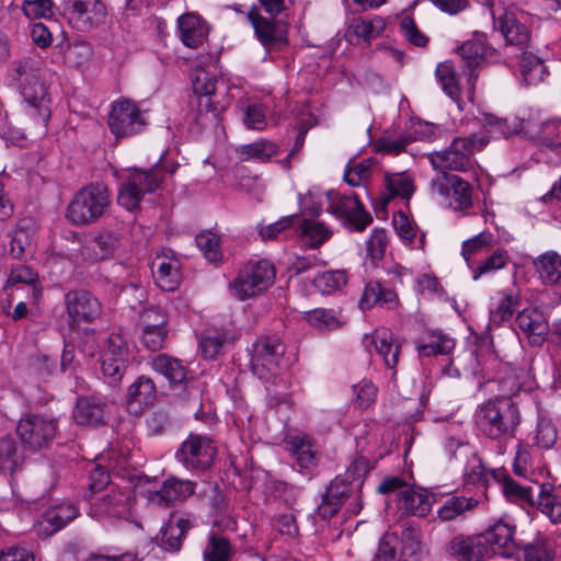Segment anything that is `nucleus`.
Here are the masks:
<instances>
[{
    "label": "nucleus",
    "instance_id": "obj_11",
    "mask_svg": "<svg viewBox=\"0 0 561 561\" xmlns=\"http://www.w3.org/2000/svg\"><path fill=\"white\" fill-rule=\"evenodd\" d=\"M108 127L116 138H124L140 133L146 125L138 105L130 100H119L112 104Z\"/></svg>",
    "mask_w": 561,
    "mask_h": 561
},
{
    "label": "nucleus",
    "instance_id": "obj_3",
    "mask_svg": "<svg viewBox=\"0 0 561 561\" xmlns=\"http://www.w3.org/2000/svg\"><path fill=\"white\" fill-rule=\"evenodd\" d=\"M111 204V193L103 183H91L79 190L70 201L66 217L76 226H89L98 221Z\"/></svg>",
    "mask_w": 561,
    "mask_h": 561
},
{
    "label": "nucleus",
    "instance_id": "obj_20",
    "mask_svg": "<svg viewBox=\"0 0 561 561\" xmlns=\"http://www.w3.org/2000/svg\"><path fill=\"white\" fill-rule=\"evenodd\" d=\"M519 289L513 285L512 287L499 290L491 298L490 320L493 324L500 325L508 321L519 305Z\"/></svg>",
    "mask_w": 561,
    "mask_h": 561
},
{
    "label": "nucleus",
    "instance_id": "obj_56",
    "mask_svg": "<svg viewBox=\"0 0 561 561\" xmlns=\"http://www.w3.org/2000/svg\"><path fill=\"white\" fill-rule=\"evenodd\" d=\"M21 460L16 443L11 438H2L0 440V471L13 472L20 466Z\"/></svg>",
    "mask_w": 561,
    "mask_h": 561
},
{
    "label": "nucleus",
    "instance_id": "obj_31",
    "mask_svg": "<svg viewBox=\"0 0 561 561\" xmlns=\"http://www.w3.org/2000/svg\"><path fill=\"white\" fill-rule=\"evenodd\" d=\"M398 508L407 514L420 517L426 516L430 512L431 503L428 496L422 491L405 486L396 494Z\"/></svg>",
    "mask_w": 561,
    "mask_h": 561
},
{
    "label": "nucleus",
    "instance_id": "obj_51",
    "mask_svg": "<svg viewBox=\"0 0 561 561\" xmlns=\"http://www.w3.org/2000/svg\"><path fill=\"white\" fill-rule=\"evenodd\" d=\"M37 273L34 272L32 268L19 265L16 267H13L11 270L10 276L8 278L7 284L8 285H18V284H25L30 287L31 295L34 300H37L42 296L41 288L37 287Z\"/></svg>",
    "mask_w": 561,
    "mask_h": 561
},
{
    "label": "nucleus",
    "instance_id": "obj_19",
    "mask_svg": "<svg viewBox=\"0 0 561 561\" xmlns=\"http://www.w3.org/2000/svg\"><path fill=\"white\" fill-rule=\"evenodd\" d=\"M77 514V507L70 503H60L47 508L36 524L38 535L48 537L57 533L76 518Z\"/></svg>",
    "mask_w": 561,
    "mask_h": 561
},
{
    "label": "nucleus",
    "instance_id": "obj_12",
    "mask_svg": "<svg viewBox=\"0 0 561 561\" xmlns=\"http://www.w3.org/2000/svg\"><path fill=\"white\" fill-rule=\"evenodd\" d=\"M405 268L398 266L391 274L393 276L389 279V284L381 280H369L366 283L358 306L362 310H368L375 306L392 309L398 305V295L392 287L397 283L402 284V276L405 274Z\"/></svg>",
    "mask_w": 561,
    "mask_h": 561
},
{
    "label": "nucleus",
    "instance_id": "obj_48",
    "mask_svg": "<svg viewBox=\"0 0 561 561\" xmlns=\"http://www.w3.org/2000/svg\"><path fill=\"white\" fill-rule=\"evenodd\" d=\"M482 539L478 536L458 538V561H483L488 558Z\"/></svg>",
    "mask_w": 561,
    "mask_h": 561
},
{
    "label": "nucleus",
    "instance_id": "obj_44",
    "mask_svg": "<svg viewBox=\"0 0 561 561\" xmlns=\"http://www.w3.org/2000/svg\"><path fill=\"white\" fill-rule=\"evenodd\" d=\"M465 455H472V458L467 462L463 468V488L474 485L480 494H483L485 470L481 463V460L476 457V454L469 446H465Z\"/></svg>",
    "mask_w": 561,
    "mask_h": 561
},
{
    "label": "nucleus",
    "instance_id": "obj_37",
    "mask_svg": "<svg viewBox=\"0 0 561 561\" xmlns=\"http://www.w3.org/2000/svg\"><path fill=\"white\" fill-rule=\"evenodd\" d=\"M416 347L421 356L448 354L455 347V341L442 332L433 331L420 339Z\"/></svg>",
    "mask_w": 561,
    "mask_h": 561
},
{
    "label": "nucleus",
    "instance_id": "obj_13",
    "mask_svg": "<svg viewBox=\"0 0 561 561\" xmlns=\"http://www.w3.org/2000/svg\"><path fill=\"white\" fill-rule=\"evenodd\" d=\"M59 8L69 22L81 31L101 24L106 15V9L100 0H61Z\"/></svg>",
    "mask_w": 561,
    "mask_h": 561
},
{
    "label": "nucleus",
    "instance_id": "obj_63",
    "mask_svg": "<svg viewBox=\"0 0 561 561\" xmlns=\"http://www.w3.org/2000/svg\"><path fill=\"white\" fill-rule=\"evenodd\" d=\"M554 552L546 541L529 543L517 554V561H552Z\"/></svg>",
    "mask_w": 561,
    "mask_h": 561
},
{
    "label": "nucleus",
    "instance_id": "obj_29",
    "mask_svg": "<svg viewBox=\"0 0 561 561\" xmlns=\"http://www.w3.org/2000/svg\"><path fill=\"white\" fill-rule=\"evenodd\" d=\"M151 368L158 374L164 376L171 385H182L187 380V369L183 363L161 353L151 357Z\"/></svg>",
    "mask_w": 561,
    "mask_h": 561
},
{
    "label": "nucleus",
    "instance_id": "obj_61",
    "mask_svg": "<svg viewBox=\"0 0 561 561\" xmlns=\"http://www.w3.org/2000/svg\"><path fill=\"white\" fill-rule=\"evenodd\" d=\"M435 77L440 83L443 91L450 99L455 100L456 95V69L453 60L439 62L435 70Z\"/></svg>",
    "mask_w": 561,
    "mask_h": 561
},
{
    "label": "nucleus",
    "instance_id": "obj_1",
    "mask_svg": "<svg viewBox=\"0 0 561 561\" xmlns=\"http://www.w3.org/2000/svg\"><path fill=\"white\" fill-rule=\"evenodd\" d=\"M176 169V163L168 161H159L148 170L130 169L119 185L117 203L128 211L138 209L145 196L159 190Z\"/></svg>",
    "mask_w": 561,
    "mask_h": 561
},
{
    "label": "nucleus",
    "instance_id": "obj_58",
    "mask_svg": "<svg viewBox=\"0 0 561 561\" xmlns=\"http://www.w3.org/2000/svg\"><path fill=\"white\" fill-rule=\"evenodd\" d=\"M305 319L312 327L320 330H334L341 325L335 311L332 309L318 308L305 312Z\"/></svg>",
    "mask_w": 561,
    "mask_h": 561
},
{
    "label": "nucleus",
    "instance_id": "obj_5",
    "mask_svg": "<svg viewBox=\"0 0 561 561\" xmlns=\"http://www.w3.org/2000/svg\"><path fill=\"white\" fill-rule=\"evenodd\" d=\"M428 160L437 171L431 182L432 194L438 204L451 207L456 195V175L453 173L456 170V138L448 148L428 153Z\"/></svg>",
    "mask_w": 561,
    "mask_h": 561
},
{
    "label": "nucleus",
    "instance_id": "obj_32",
    "mask_svg": "<svg viewBox=\"0 0 561 561\" xmlns=\"http://www.w3.org/2000/svg\"><path fill=\"white\" fill-rule=\"evenodd\" d=\"M278 146L266 139H261L252 144L239 146L236 153L240 161L267 162L273 156L278 154Z\"/></svg>",
    "mask_w": 561,
    "mask_h": 561
},
{
    "label": "nucleus",
    "instance_id": "obj_24",
    "mask_svg": "<svg viewBox=\"0 0 561 561\" xmlns=\"http://www.w3.org/2000/svg\"><path fill=\"white\" fill-rule=\"evenodd\" d=\"M195 491V483L190 480H180L170 478L165 480L157 492L152 494L150 501L159 505L169 506L178 501H183Z\"/></svg>",
    "mask_w": 561,
    "mask_h": 561
},
{
    "label": "nucleus",
    "instance_id": "obj_7",
    "mask_svg": "<svg viewBox=\"0 0 561 561\" xmlns=\"http://www.w3.org/2000/svg\"><path fill=\"white\" fill-rule=\"evenodd\" d=\"M217 456L214 440L201 434L191 433L175 453L176 460L190 471L208 470Z\"/></svg>",
    "mask_w": 561,
    "mask_h": 561
},
{
    "label": "nucleus",
    "instance_id": "obj_40",
    "mask_svg": "<svg viewBox=\"0 0 561 561\" xmlns=\"http://www.w3.org/2000/svg\"><path fill=\"white\" fill-rule=\"evenodd\" d=\"M519 67L523 79L527 84L542 82L548 76V70L543 61L528 51H523L520 55Z\"/></svg>",
    "mask_w": 561,
    "mask_h": 561
},
{
    "label": "nucleus",
    "instance_id": "obj_9",
    "mask_svg": "<svg viewBox=\"0 0 561 561\" xmlns=\"http://www.w3.org/2000/svg\"><path fill=\"white\" fill-rule=\"evenodd\" d=\"M284 354L285 346L277 336L259 337L252 346V373L268 381L278 370Z\"/></svg>",
    "mask_w": 561,
    "mask_h": 561
},
{
    "label": "nucleus",
    "instance_id": "obj_39",
    "mask_svg": "<svg viewBox=\"0 0 561 561\" xmlns=\"http://www.w3.org/2000/svg\"><path fill=\"white\" fill-rule=\"evenodd\" d=\"M299 237L306 245L318 248L331 237V231L321 221L302 219L299 224Z\"/></svg>",
    "mask_w": 561,
    "mask_h": 561
},
{
    "label": "nucleus",
    "instance_id": "obj_60",
    "mask_svg": "<svg viewBox=\"0 0 561 561\" xmlns=\"http://www.w3.org/2000/svg\"><path fill=\"white\" fill-rule=\"evenodd\" d=\"M101 373L105 382L116 386L123 379L127 365L124 360L108 358L100 355Z\"/></svg>",
    "mask_w": 561,
    "mask_h": 561
},
{
    "label": "nucleus",
    "instance_id": "obj_26",
    "mask_svg": "<svg viewBox=\"0 0 561 561\" xmlns=\"http://www.w3.org/2000/svg\"><path fill=\"white\" fill-rule=\"evenodd\" d=\"M537 510L554 524H561V486L540 484L535 504Z\"/></svg>",
    "mask_w": 561,
    "mask_h": 561
},
{
    "label": "nucleus",
    "instance_id": "obj_22",
    "mask_svg": "<svg viewBox=\"0 0 561 561\" xmlns=\"http://www.w3.org/2000/svg\"><path fill=\"white\" fill-rule=\"evenodd\" d=\"M352 486L342 479H334L328 486L317 514L323 519L332 518L341 508L342 504L350 497Z\"/></svg>",
    "mask_w": 561,
    "mask_h": 561
},
{
    "label": "nucleus",
    "instance_id": "obj_55",
    "mask_svg": "<svg viewBox=\"0 0 561 561\" xmlns=\"http://www.w3.org/2000/svg\"><path fill=\"white\" fill-rule=\"evenodd\" d=\"M196 245L209 262H218L222 259L219 237L211 231L198 233L195 238Z\"/></svg>",
    "mask_w": 561,
    "mask_h": 561
},
{
    "label": "nucleus",
    "instance_id": "obj_45",
    "mask_svg": "<svg viewBox=\"0 0 561 561\" xmlns=\"http://www.w3.org/2000/svg\"><path fill=\"white\" fill-rule=\"evenodd\" d=\"M216 78L210 76L204 69L197 68L196 76L193 79L194 92L199 96V105H205L208 111H215L216 107L210 103L209 96L216 92Z\"/></svg>",
    "mask_w": 561,
    "mask_h": 561
},
{
    "label": "nucleus",
    "instance_id": "obj_50",
    "mask_svg": "<svg viewBox=\"0 0 561 561\" xmlns=\"http://www.w3.org/2000/svg\"><path fill=\"white\" fill-rule=\"evenodd\" d=\"M9 245L4 251L14 260H22L26 248L31 244V234L26 227L19 224L9 236Z\"/></svg>",
    "mask_w": 561,
    "mask_h": 561
},
{
    "label": "nucleus",
    "instance_id": "obj_49",
    "mask_svg": "<svg viewBox=\"0 0 561 561\" xmlns=\"http://www.w3.org/2000/svg\"><path fill=\"white\" fill-rule=\"evenodd\" d=\"M347 283V276L344 271H327L313 278L314 287L322 294H332L342 289Z\"/></svg>",
    "mask_w": 561,
    "mask_h": 561
},
{
    "label": "nucleus",
    "instance_id": "obj_18",
    "mask_svg": "<svg viewBox=\"0 0 561 561\" xmlns=\"http://www.w3.org/2000/svg\"><path fill=\"white\" fill-rule=\"evenodd\" d=\"M330 209L357 231L364 230L373 221L370 214L364 209L355 194H344L335 201H331Z\"/></svg>",
    "mask_w": 561,
    "mask_h": 561
},
{
    "label": "nucleus",
    "instance_id": "obj_10",
    "mask_svg": "<svg viewBox=\"0 0 561 561\" xmlns=\"http://www.w3.org/2000/svg\"><path fill=\"white\" fill-rule=\"evenodd\" d=\"M56 433V420L41 414H25L16 426V434L22 444L34 451L49 446Z\"/></svg>",
    "mask_w": 561,
    "mask_h": 561
},
{
    "label": "nucleus",
    "instance_id": "obj_53",
    "mask_svg": "<svg viewBox=\"0 0 561 561\" xmlns=\"http://www.w3.org/2000/svg\"><path fill=\"white\" fill-rule=\"evenodd\" d=\"M392 225H393L396 232L398 233L400 239L405 244H409L413 248H419V249L423 248L425 236L422 234L419 240V244L417 245L414 244V239L416 237V228L410 221V219L408 218V216L404 213L399 211L398 214H396L392 219Z\"/></svg>",
    "mask_w": 561,
    "mask_h": 561
},
{
    "label": "nucleus",
    "instance_id": "obj_41",
    "mask_svg": "<svg viewBox=\"0 0 561 561\" xmlns=\"http://www.w3.org/2000/svg\"><path fill=\"white\" fill-rule=\"evenodd\" d=\"M497 479L501 483L502 492L508 501L517 504H535L531 488L518 484L504 472L500 473Z\"/></svg>",
    "mask_w": 561,
    "mask_h": 561
},
{
    "label": "nucleus",
    "instance_id": "obj_62",
    "mask_svg": "<svg viewBox=\"0 0 561 561\" xmlns=\"http://www.w3.org/2000/svg\"><path fill=\"white\" fill-rule=\"evenodd\" d=\"M507 263V252L503 249H496L489 257L481 262L476 268H472L473 280L482 275L493 273L503 268Z\"/></svg>",
    "mask_w": 561,
    "mask_h": 561
},
{
    "label": "nucleus",
    "instance_id": "obj_17",
    "mask_svg": "<svg viewBox=\"0 0 561 561\" xmlns=\"http://www.w3.org/2000/svg\"><path fill=\"white\" fill-rule=\"evenodd\" d=\"M91 511L96 516L126 518L130 511V496L127 492L111 485L104 494L92 500Z\"/></svg>",
    "mask_w": 561,
    "mask_h": 561
},
{
    "label": "nucleus",
    "instance_id": "obj_23",
    "mask_svg": "<svg viewBox=\"0 0 561 561\" xmlns=\"http://www.w3.org/2000/svg\"><path fill=\"white\" fill-rule=\"evenodd\" d=\"M106 403L96 397L78 399L73 410V419L78 424L99 426L105 423Z\"/></svg>",
    "mask_w": 561,
    "mask_h": 561
},
{
    "label": "nucleus",
    "instance_id": "obj_54",
    "mask_svg": "<svg viewBox=\"0 0 561 561\" xmlns=\"http://www.w3.org/2000/svg\"><path fill=\"white\" fill-rule=\"evenodd\" d=\"M101 356L124 360L128 364L129 346L126 337L122 333H111L106 339Z\"/></svg>",
    "mask_w": 561,
    "mask_h": 561
},
{
    "label": "nucleus",
    "instance_id": "obj_42",
    "mask_svg": "<svg viewBox=\"0 0 561 561\" xmlns=\"http://www.w3.org/2000/svg\"><path fill=\"white\" fill-rule=\"evenodd\" d=\"M156 385L151 378L141 375L133 382L127 390L128 403L137 402L139 404H152L156 399Z\"/></svg>",
    "mask_w": 561,
    "mask_h": 561
},
{
    "label": "nucleus",
    "instance_id": "obj_59",
    "mask_svg": "<svg viewBox=\"0 0 561 561\" xmlns=\"http://www.w3.org/2000/svg\"><path fill=\"white\" fill-rule=\"evenodd\" d=\"M558 438V431L551 420L540 417L534 435V444L541 449H550Z\"/></svg>",
    "mask_w": 561,
    "mask_h": 561
},
{
    "label": "nucleus",
    "instance_id": "obj_52",
    "mask_svg": "<svg viewBox=\"0 0 561 561\" xmlns=\"http://www.w3.org/2000/svg\"><path fill=\"white\" fill-rule=\"evenodd\" d=\"M289 449L295 454L301 468H309L314 462V453L307 435H295L288 442Z\"/></svg>",
    "mask_w": 561,
    "mask_h": 561
},
{
    "label": "nucleus",
    "instance_id": "obj_14",
    "mask_svg": "<svg viewBox=\"0 0 561 561\" xmlns=\"http://www.w3.org/2000/svg\"><path fill=\"white\" fill-rule=\"evenodd\" d=\"M516 527L503 520L496 522L484 534L479 535L486 548L488 558H512L517 552Z\"/></svg>",
    "mask_w": 561,
    "mask_h": 561
},
{
    "label": "nucleus",
    "instance_id": "obj_30",
    "mask_svg": "<svg viewBox=\"0 0 561 561\" xmlns=\"http://www.w3.org/2000/svg\"><path fill=\"white\" fill-rule=\"evenodd\" d=\"M494 28L500 30L506 43L523 47L529 41L527 27L518 23L512 13L504 12L494 21Z\"/></svg>",
    "mask_w": 561,
    "mask_h": 561
},
{
    "label": "nucleus",
    "instance_id": "obj_2",
    "mask_svg": "<svg viewBox=\"0 0 561 561\" xmlns=\"http://www.w3.org/2000/svg\"><path fill=\"white\" fill-rule=\"evenodd\" d=\"M474 416L480 432L492 439L513 437L519 424V411L512 397L506 396L485 401Z\"/></svg>",
    "mask_w": 561,
    "mask_h": 561
},
{
    "label": "nucleus",
    "instance_id": "obj_46",
    "mask_svg": "<svg viewBox=\"0 0 561 561\" xmlns=\"http://www.w3.org/2000/svg\"><path fill=\"white\" fill-rule=\"evenodd\" d=\"M93 56L92 46L84 41H77L67 46L64 58L69 67L80 69L89 65Z\"/></svg>",
    "mask_w": 561,
    "mask_h": 561
},
{
    "label": "nucleus",
    "instance_id": "obj_27",
    "mask_svg": "<svg viewBox=\"0 0 561 561\" xmlns=\"http://www.w3.org/2000/svg\"><path fill=\"white\" fill-rule=\"evenodd\" d=\"M180 37L183 44L190 48H197L203 44L208 34L203 19L194 13H186L178 19Z\"/></svg>",
    "mask_w": 561,
    "mask_h": 561
},
{
    "label": "nucleus",
    "instance_id": "obj_43",
    "mask_svg": "<svg viewBox=\"0 0 561 561\" xmlns=\"http://www.w3.org/2000/svg\"><path fill=\"white\" fill-rule=\"evenodd\" d=\"M233 549L229 539L213 534L208 537L203 550V561H230Z\"/></svg>",
    "mask_w": 561,
    "mask_h": 561
},
{
    "label": "nucleus",
    "instance_id": "obj_4",
    "mask_svg": "<svg viewBox=\"0 0 561 561\" xmlns=\"http://www.w3.org/2000/svg\"><path fill=\"white\" fill-rule=\"evenodd\" d=\"M11 77L16 83L24 100L37 107L44 118L49 116L47 88L41 80V62L25 58L13 64Z\"/></svg>",
    "mask_w": 561,
    "mask_h": 561
},
{
    "label": "nucleus",
    "instance_id": "obj_35",
    "mask_svg": "<svg viewBox=\"0 0 561 561\" xmlns=\"http://www.w3.org/2000/svg\"><path fill=\"white\" fill-rule=\"evenodd\" d=\"M152 273L157 285L164 291H172L180 284L181 277L175 262L158 257L152 264Z\"/></svg>",
    "mask_w": 561,
    "mask_h": 561
},
{
    "label": "nucleus",
    "instance_id": "obj_36",
    "mask_svg": "<svg viewBox=\"0 0 561 561\" xmlns=\"http://www.w3.org/2000/svg\"><path fill=\"white\" fill-rule=\"evenodd\" d=\"M534 266L545 284H557L561 279V255L548 251L534 261Z\"/></svg>",
    "mask_w": 561,
    "mask_h": 561
},
{
    "label": "nucleus",
    "instance_id": "obj_6",
    "mask_svg": "<svg viewBox=\"0 0 561 561\" xmlns=\"http://www.w3.org/2000/svg\"><path fill=\"white\" fill-rule=\"evenodd\" d=\"M275 276L276 270L271 261H250L240 268L230 288L239 300H245L267 290L274 284Z\"/></svg>",
    "mask_w": 561,
    "mask_h": 561
},
{
    "label": "nucleus",
    "instance_id": "obj_21",
    "mask_svg": "<svg viewBox=\"0 0 561 561\" xmlns=\"http://www.w3.org/2000/svg\"><path fill=\"white\" fill-rule=\"evenodd\" d=\"M247 19L252 25L255 36L266 49H272L278 43L284 42L277 22L273 19L264 18L257 7H252L247 12Z\"/></svg>",
    "mask_w": 561,
    "mask_h": 561
},
{
    "label": "nucleus",
    "instance_id": "obj_8",
    "mask_svg": "<svg viewBox=\"0 0 561 561\" xmlns=\"http://www.w3.org/2000/svg\"><path fill=\"white\" fill-rule=\"evenodd\" d=\"M458 55L462 66L466 68L460 78L458 77V91L460 89L467 90V96L470 101L473 99L474 85L479 76V70L488 57L493 55L491 48L486 47L482 38H474L465 42L458 47Z\"/></svg>",
    "mask_w": 561,
    "mask_h": 561
},
{
    "label": "nucleus",
    "instance_id": "obj_34",
    "mask_svg": "<svg viewBox=\"0 0 561 561\" xmlns=\"http://www.w3.org/2000/svg\"><path fill=\"white\" fill-rule=\"evenodd\" d=\"M370 343L382 357L385 365L390 369L394 368L398 364L400 347L393 334L387 330H377L370 337Z\"/></svg>",
    "mask_w": 561,
    "mask_h": 561
},
{
    "label": "nucleus",
    "instance_id": "obj_47",
    "mask_svg": "<svg viewBox=\"0 0 561 561\" xmlns=\"http://www.w3.org/2000/svg\"><path fill=\"white\" fill-rule=\"evenodd\" d=\"M488 144V138L479 133H472L467 137L461 138V146L463 149V153L460 156L458 153V172L459 171H468L472 168L471 161L467 158V156L474 153L476 151L482 150Z\"/></svg>",
    "mask_w": 561,
    "mask_h": 561
},
{
    "label": "nucleus",
    "instance_id": "obj_38",
    "mask_svg": "<svg viewBox=\"0 0 561 561\" xmlns=\"http://www.w3.org/2000/svg\"><path fill=\"white\" fill-rule=\"evenodd\" d=\"M232 340L229 331L224 329H208L202 335L199 347L206 359H214L221 352L224 345Z\"/></svg>",
    "mask_w": 561,
    "mask_h": 561
},
{
    "label": "nucleus",
    "instance_id": "obj_28",
    "mask_svg": "<svg viewBox=\"0 0 561 561\" xmlns=\"http://www.w3.org/2000/svg\"><path fill=\"white\" fill-rule=\"evenodd\" d=\"M517 327L527 335L531 344H541L548 332L542 313L536 309H524L516 317Z\"/></svg>",
    "mask_w": 561,
    "mask_h": 561
},
{
    "label": "nucleus",
    "instance_id": "obj_57",
    "mask_svg": "<svg viewBox=\"0 0 561 561\" xmlns=\"http://www.w3.org/2000/svg\"><path fill=\"white\" fill-rule=\"evenodd\" d=\"M119 245L118 236L112 231H102L93 240L92 260L110 257Z\"/></svg>",
    "mask_w": 561,
    "mask_h": 561
},
{
    "label": "nucleus",
    "instance_id": "obj_25",
    "mask_svg": "<svg viewBox=\"0 0 561 561\" xmlns=\"http://www.w3.org/2000/svg\"><path fill=\"white\" fill-rule=\"evenodd\" d=\"M385 20L375 15L373 18H354L347 25L345 36L350 43L363 39L366 43H370L377 38L385 30Z\"/></svg>",
    "mask_w": 561,
    "mask_h": 561
},
{
    "label": "nucleus",
    "instance_id": "obj_33",
    "mask_svg": "<svg viewBox=\"0 0 561 561\" xmlns=\"http://www.w3.org/2000/svg\"><path fill=\"white\" fill-rule=\"evenodd\" d=\"M386 188L388 192L382 193L379 197V203L382 208L387 207L390 199L396 196L409 199L415 191L413 180L404 173L387 175Z\"/></svg>",
    "mask_w": 561,
    "mask_h": 561
},
{
    "label": "nucleus",
    "instance_id": "obj_16",
    "mask_svg": "<svg viewBox=\"0 0 561 561\" xmlns=\"http://www.w3.org/2000/svg\"><path fill=\"white\" fill-rule=\"evenodd\" d=\"M523 134L533 139L539 147L558 153L561 161V119L536 122L527 119Z\"/></svg>",
    "mask_w": 561,
    "mask_h": 561
},
{
    "label": "nucleus",
    "instance_id": "obj_15",
    "mask_svg": "<svg viewBox=\"0 0 561 561\" xmlns=\"http://www.w3.org/2000/svg\"><path fill=\"white\" fill-rule=\"evenodd\" d=\"M65 304L71 327L91 323L101 314L100 301L87 290L67 293Z\"/></svg>",
    "mask_w": 561,
    "mask_h": 561
},
{
    "label": "nucleus",
    "instance_id": "obj_64",
    "mask_svg": "<svg viewBox=\"0 0 561 561\" xmlns=\"http://www.w3.org/2000/svg\"><path fill=\"white\" fill-rule=\"evenodd\" d=\"M423 554V545L420 535L413 529L403 533L401 545V558L403 561H413Z\"/></svg>",
    "mask_w": 561,
    "mask_h": 561
}]
</instances>
